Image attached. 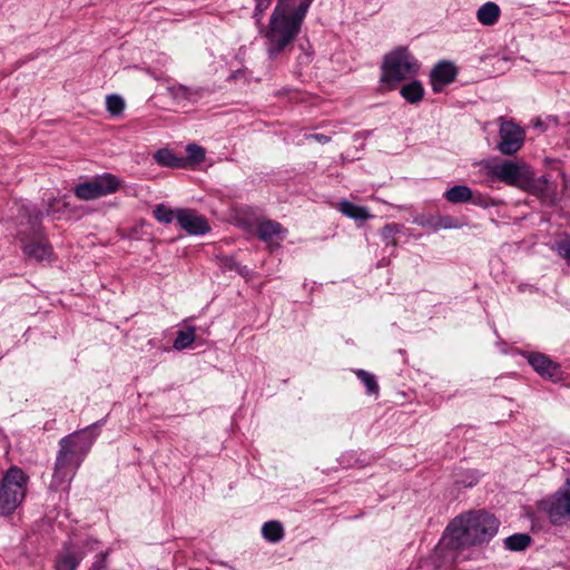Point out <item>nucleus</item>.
<instances>
[{
  "instance_id": "f3484780",
  "label": "nucleus",
  "mask_w": 570,
  "mask_h": 570,
  "mask_svg": "<svg viewBox=\"0 0 570 570\" xmlns=\"http://www.w3.org/2000/svg\"><path fill=\"white\" fill-rule=\"evenodd\" d=\"M286 233V229L278 222L263 219L257 223L258 237L264 242H269L274 237L284 239Z\"/></svg>"
},
{
  "instance_id": "37998d69",
  "label": "nucleus",
  "mask_w": 570,
  "mask_h": 570,
  "mask_svg": "<svg viewBox=\"0 0 570 570\" xmlns=\"http://www.w3.org/2000/svg\"><path fill=\"white\" fill-rule=\"evenodd\" d=\"M311 138L317 140L321 144H326L330 141V137H327L326 135H323V134L311 135Z\"/></svg>"
},
{
  "instance_id": "423d86ee",
  "label": "nucleus",
  "mask_w": 570,
  "mask_h": 570,
  "mask_svg": "<svg viewBox=\"0 0 570 570\" xmlns=\"http://www.w3.org/2000/svg\"><path fill=\"white\" fill-rule=\"evenodd\" d=\"M120 186L121 180L117 176L105 173L78 184L73 193L81 200H94L116 193Z\"/></svg>"
},
{
  "instance_id": "412c9836",
  "label": "nucleus",
  "mask_w": 570,
  "mask_h": 570,
  "mask_svg": "<svg viewBox=\"0 0 570 570\" xmlns=\"http://www.w3.org/2000/svg\"><path fill=\"white\" fill-rule=\"evenodd\" d=\"M337 208L344 216L354 220L364 222L372 217L366 207L355 205L346 199L341 200Z\"/></svg>"
},
{
  "instance_id": "7ed1b4c3",
  "label": "nucleus",
  "mask_w": 570,
  "mask_h": 570,
  "mask_svg": "<svg viewBox=\"0 0 570 570\" xmlns=\"http://www.w3.org/2000/svg\"><path fill=\"white\" fill-rule=\"evenodd\" d=\"M420 69L417 60L404 47H399L385 55L382 63L381 81L394 86L414 77Z\"/></svg>"
},
{
  "instance_id": "39448f33",
  "label": "nucleus",
  "mask_w": 570,
  "mask_h": 570,
  "mask_svg": "<svg viewBox=\"0 0 570 570\" xmlns=\"http://www.w3.org/2000/svg\"><path fill=\"white\" fill-rule=\"evenodd\" d=\"M71 440V436H65L59 441V451L51 481L52 488H59L63 483L69 484L83 461V459L70 448L69 443Z\"/></svg>"
},
{
  "instance_id": "6e6552de",
  "label": "nucleus",
  "mask_w": 570,
  "mask_h": 570,
  "mask_svg": "<svg viewBox=\"0 0 570 570\" xmlns=\"http://www.w3.org/2000/svg\"><path fill=\"white\" fill-rule=\"evenodd\" d=\"M499 137L500 141L497 146L502 155L511 156L517 154L523 146L525 131L513 120H505L500 117Z\"/></svg>"
},
{
  "instance_id": "c85d7f7f",
  "label": "nucleus",
  "mask_w": 570,
  "mask_h": 570,
  "mask_svg": "<svg viewBox=\"0 0 570 570\" xmlns=\"http://www.w3.org/2000/svg\"><path fill=\"white\" fill-rule=\"evenodd\" d=\"M401 232L399 224H387L381 229V237L386 246H396L395 235Z\"/></svg>"
},
{
  "instance_id": "bb28decb",
  "label": "nucleus",
  "mask_w": 570,
  "mask_h": 570,
  "mask_svg": "<svg viewBox=\"0 0 570 570\" xmlns=\"http://www.w3.org/2000/svg\"><path fill=\"white\" fill-rule=\"evenodd\" d=\"M169 96L176 101L189 100L194 96L195 91L184 85H174L167 87Z\"/></svg>"
},
{
  "instance_id": "ea45409f",
  "label": "nucleus",
  "mask_w": 570,
  "mask_h": 570,
  "mask_svg": "<svg viewBox=\"0 0 570 570\" xmlns=\"http://www.w3.org/2000/svg\"><path fill=\"white\" fill-rule=\"evenodd\" d=\"M275 7H281L283 11L288 12H292L295 9L293 0H278Z\"/></svg>"
},
{
  "instance_id": "79ce46f5",
  "label": "nucleus",
  "mask_w": 570,
  "mask_h": 570,
  "mask_svg": "<svg viewBox=\"0 0 570 570\" xmlns=\"http://www.w3.org/2000/svg\"><path fill=\"white\" fill-rule=\"evenodd\" d=\"M414 222L422 226V227H432L433 228V225H434V222L435 220H432V219H424V218H415Z\"/></svg>"
},
{
  "instance_id": "a19ab883",
  "label": "nucleus",
  "mask_w": 570,
  "mask_h": 570,
  "mask_svg": "<svg viewBox=\"0 0 570 570\" xmlns=\"http://www.w3.org/2000/svg\"><path fill=\"white\" fill-rule=\"evenodd\" d=\"M478 475L475 472H472L469 474V478L466 481H462L464 487H473L478 482Z\"/></svg>"
},
{
  "instance_id": "2eb2a0df",
  "label": "nucleus",
  "mask_w": 570,
  "mask_h": 570,
  "mask_svg": "<svg viewBox=\"0 0 570 570\" xmlns=\"http://www.w3.org/2000/svg\"><path fill=\"white\" fill-rule=\"evenodd\" d=\"M458 69L450 61L438 62L430 72V83L434 92H441L445 86L455 80Z\"/></svg>"
},
{
  "instance_id": "20e7f679",
  "label": "nucleus",
  "mask_w": 570,
  "mask_h": 570,
  "mask_svg": "<svg viewBox=\"0 0 570 570\" xmlns=\"http://www.w3.org/2000/svg\"><path fill=\"white\" fill-rule=\"evenodd\" d=\"M28 475L18 466H11L0 484V515H10L26 497Z\"/></svg>"
},
{
  "instance_id": "a211bd4d",
  "label": "nucleus",
  "mask_w": 570,
  "mask_h": 570,
  "mask_svg": "<svg viewBox=\"0 0 570 570\" xmlns=\"http://www.w3.org/2000/svg\"><path fill=\"white\" fill-rule=\"evenodd\" d=\"M22 250L28 258L37 262H49L52 256L51 246L41 240L24 244Z\"/></svg>"
},
{
  "instance_id": "6ab92c4d",
  "label": "nucleus",
  "mask_w": 570,
  "mask_h": 570,
  "mask_svg": "<svg viewBox=\"0 0 570 570\" xmlns=\"http://www.w3.org/2000/svg\"><path fill=\"white\" fill-rule=\"evenodd\" d=\"M155 161L164 167L169 168H185L187 166V159L175 155L170 149L163 148L155 153Z\"/></svg>"
},
{
  "instance_id": "5701e85b",
  "label": "nucleus",
  "mask_w": 570,
  "mask_h": 570,
  "mask_svg": "<svg viewBox=\"0 0 570 570\" xmlns=\"http://www.w3.org/2000/svg\"><path fill=\"white\" fill-rule=\"evenodd\" d=\"M424 88L419 80H412L405 83L400 90L401 96L409 104L420 102L424 97Z\"/></svg>"
},
{
  "instance_id": "f03ea898",
  "label": "nucleus",
  "mask_w": 570,
  "mask_h": 570,
  "mask_svg": "<svg viewBox=\"0 0 570 570\" xmlns=\"http://www.w3.org/2000/svg\"><path fill=\"white\" fill-rule=\"evenodd\" d=\"M303 21L304 19L294 10L288 12L283 11L281 7L274 8L267 27L261 29L271 59H276L293 43L301 32Z\"/></svg>"
},
{
  "instance_id": "72a5a7b5",
  "label": "nucleus",
  "mask_w": 570,
  "mask_h": 570,
  "mask_svg": "<svg viewBox=\"0 0 570 570\" xmlns=\"http://www.w3.org/2000/svg\"><path fill=\"white\" fill-rule=\"evenodd\" d=\"M186 153H187V158H186L187 163L193 161V163L199 164L205 159L204 148L196 144L187 145Z\"/></svg>"
},
{
  "instance_id": "9b49d317",
  "label": "nucleus",
  "mask_w": 570,
  "mask_h": 570,
  "mask_svg": "<svg viewBox=\"0 0 570 570\" xmlns=\"http://www.w3.org/2000/svg\"><path fill=\"white\" fill-rule=\"evenodd\" d=\"M42 212L35 206L21 205L18 207L16 222L20 226L18 235L23 239L28 236H37L41 232Z\"/></svg>"
},
{
  "instance_id": "4c0bfd02",
  "label": "nucleus",
  "mask_w": 570,
  "mask_h": 570,
  "mask_svg": "<svg viewBox=\"0 0 570 570\" xmlns=\"http://www.w3.org/2000/svg\"><path fill=\"white\" fill-rule=\"evenodd\" d=\"M107 552H100L89 570H107Z\"/></svg>"
},
{
  "instance_id": "0eeeda50",
  "label": "nucleus",
  "mask_w": 570,
  "mask_h": 570,
  "mask_svg": "<svg viewBox=\"0 0 570 570\" xmlns=\"http://www.w3.org/2000/svg\"><path fill=\"white\" fill-rule=\"evenodd\" d=\"M540 509L553 524H561L567 518L570 519V475L553 495L540 502Z\"/></svg>"
},
{
  "instance_id": "4be33fe9",
  "label": "nucleus",
  "mask_w": 570,
  "mask_h": 570,
  "mask_svg": "<svg viewBox=\"0 0 570 570\" xmlns=\"http://www.w3.org/2000/svg\"><path fill=\"white\" fill-rule=\"evenodd\" d=\"M472 189L465 185H455L445 190L443 197L451 204H465L472 199Z\"/></svg>"
},
{
  "instance_id": "2f4dec72",
  "label": "nucleus",
  "mask_w": 570,
  "mask_h": 570,
  "mask_svg": "<svg viewBox=\"0 0 570 570\" xmlns=\"http://www.w3.org/2000/svg\"><path fill=\"white\" fill-rule=\"evenodd\" d=\"M154 216L159 223L169 224L176 218V210H173L164 204H158L154 209Z\"/></svg>"
},
{
  "instance_id": "f257e3e1",
  "label": "nucleus",
  "mask_w": 570,
  "mask_h": 570,
  "mask_svg": "<svg viewBox=\"0 0 570 570\" xmlns=\"http://www.w3.org/2000/svg\"><path fill=\"white\" fill-rule=\"evenodd\" d=\"M499 525V520L485 511L461 514L446 527L443 542L453 550L481 544L497 534Z\"/></svg>"
},
{
  "instance_id": "393cba45",
  "label": "nucleus",
  "mask_w": 570,
  "mask_h": 570,
  "mask_svg": "<svg viewBox=\"0 0 570 570\" xmlns=\"http://www.w3.org/2000/svg\"><path fill=\"white\" fill-rule=\"evenodd\" d=\"M195 327L188 326L185 330H180L177 332V336L174 341V348L177 351H183L191 346L195 341Z\"/></svg>"
},
{
  "instance_id": "1a4fd4ad",
  "label": "nucleus",
  "mask_w": 570,
  "mask_h": 570,
  "mask_svg": "<svg viewBox=\"0 0 570 570\" xmlns=\"http://www.w3.org/2000/svg\"><path fill=\"white\" fill-rule=\"evenodd\" d=\"M98 542L89 539L81 544L75 542L65 543L56 558L55 570H77L87 552L94 551Z\"/></svg>"
},
{
  "instance_id": "c9c22d12",
  "label": "nucleus",
  "mask_w": 570,
  "mask_h": 570,
  "mask_svg": "<svg viewBox=\"0 0 570 570\" xmlns=\"http://www.w3.org/2000/svg\"><path fill=\"white\" fill-rule=\"evenodd\" d=\"M254 1H255V9H254L253 18L255 19L256 24L261 26L264 12L271 6L272 0H254Z\"/></svg>"
},
{
  "instance_id": "473e14b6",
  "label": "nucleus",
  "mask_w": 570,
  "mask_h": 570,
  "mask_svg": "<svg viewBox=\"0 0 570 570\" xmlns=\"http://www.w3.org/2000/svg\"><path fill=\"white\" fill-rule=\"evenodd\" d=\"M462 225L452 216L444 215L439 216L433 225L434 230L439 229H456L460 228Z\"/></svg>"
},
{
  "instance_id": "7c9ffc66",
  "label": "nucleus",
  "mask_w": 570,
  "mask_h": 570,
  "mask_svg": "<svg viewBox=\"0 0 570 570\" xmlns=\"http://www.w3.org/2000/svg\"><path fill=\"white\" fill-rule=\"evenodd\" d=\"M106 107L112 116H119L125 109V100L118 95H109L106 98Z\"/></svg>"
},
{
  "instance_id": "aec40b11",
  "label": "nucleus",
  "mask_w": 570,
  "mask_h": 570,
  "mask_svg": "<svg viewBox=\"0 0 570 570\" xmlns=\"http://www.w3.org/2000/svg\"><path fill=\"white\" fill-rule=\"evenodd\" d=\"M500 7L492 1L485 2L476 11L478 21L483 26H493L500 18Z\"/></svg>"
},
{
  "instance_id": "9d476101",
  "label": "nucleus",
  "mask_w": 570,
  "mask_h": 570,
  "mask_svg": "<svg viewBox=\"0 0 570 570\" xmlns=\"http://www.w3.org/2000/svg\"><path fill=\"white\" fill-rule=\"evenodd\" d=\"M484 168L488 174L510 186H517L521 188V184L524 181L529 170L524 164L505 160L501 164L487 163Z\"/></svg>"
},
{
  "instance_id": "a878e982",
  "label": "nucleus",
  "mask_w": 570,
  "mask_h": 570,
  "mask_svg": "<svg viewBox=\"0 0 570 570\" xmlns=\"http://www.w3.org/2000/svg\"><path fill=\"white\" fill-rule=\"evenodd\" d=\"M531 543V538L527 533H515L504 540L505 549L510 551H522Z\"/></svg>"
},
{
  "instance_id": "f704fd0d",
  "label": "nucleus",
  "mask_w": 570,
  "mask_h": 570,
  "mask_svg": "<svg viewBox=\"0 0 570 570\" xmlns=\"http://www.w3.org/2000/svg\"><path fill=\"white\" fill-rule=\"evenodd\" d=\"M470 203H472L475 206L482 207V208H489L494 207L498 205V202L487 195H482L480 193L474 194L472 191V199H470Z\"/></svg>"
},
{
  "instance_id": "c03bdc74",
  "label": "nucleus",
  "mask_w": 570,
  "mask_h": 570,
  "mask_svg": "<svg viewBox=\"0 0 570 570\" xmlns=\"http://www.w3.org/2000/svg\"><path fill=\"white\" fill-rule=\"evenodd\" d=\"M535 127H541V122L537 121Z\"/></svg>"
},
{
  "instance_id": "58836bf2",
  "label": "nucleus",
  "mask_w": 570,
  "mask_h": 570,
  "mask_svg": "<svg viewBox=\"0 0 570 570\" xmlns=\"http://www.w3.org/2000/svg\"><path fill=\"white\" fill-rule=\"evenodd\" d=\"M313 0H302L294 9L303 19H305L306 13L312 4Z\"/></svg>"
},
{
  "instance_id": "e433bc0d",
  "label": "nucleus",
  "mask_w": 570,
  "mask_h": 570,
  "mask_svg": "<svg viewBox=\"0 0 570 570\" xmlns=\"http://www.w3.org/2000/svg\"><path fill=\"white\" fill-rule=\"evenodd\" d=\"M556 249L558 255L570 266V239H563L557 243Z\"/></svg>"
},
{
  "instance_id": "cd10ccee",
  "label": "nucleus",
  "mask_w": 570,
  "mask_h": 570,
  "mask_svg": "<svg viewBox=\"0 0 570 570\" xmlns=\"http://www.w3.org/2000/svg\"><path fill=\"white\" fill-rule=\"evenodd\" d=\"M68 207V203L65 198H50L48 199L46 214L48 216L60 217Z\"/></svg>"
},
{
  "instance_id": "4468645a",
  "label": "nucleus",
  "mask_w": 570,
  "mask_h": 570,
  "mask_svg": "<svg viewBox=\"0 0 570 570\" xmlns=\"http://www.w3.org/2000/svg\"><path fill=\"white\" fill-rule=\"evenodd\" d=\"M529 364L543 379L559 381L562 376L560 365L542 353H528Z\"/></svg>"
},
{
  "instance_id": "f8f14e48",
  "label": "nucleus",
  "mask_w": 570,
  "mask_h": 570,
  "mask_svg": "<svg viewBox=\"0 0 570 570\" xmlns=\"http://www.w3.org/2000/svg\"><path fill=\"white\" fill-rule=\"evenodd\" d=\"M521 188L538 197L547 205H553L557 200L556 185L549 181L547 176L532 178L528 174Z\"/></svg>"
},
{
  "instance_id": "dca6fc26",
  "label": "nucleus",
  "mask_w": 570,
  "mask_h": 570,
  "mask_svg": "<svg viewBox=\"0 0 570 570\" xmlns=\"http://www.w3.org/2000/svg\"><path fill=\"white\" fill-rule=\"evenodd\" d=\"M101 424L102 421H98L80 431L68 435L72 439L69 443L70 448L73 449L82 459H85V456L88 454L97 438L92 430L100 426Z\"/></svg>"
},
{
  "instance_id": "ddd939ff",
  "label": "nucleus",
  "mask_w": 570,
  "mask_h": 570,
  "mask_svg": "<svg viewBox=\"0 0 570 570\" xmlns=\"http://www.w3.org/2000/svg\"><path fill=\"white\" fill-rule=\"evenodd\" d=\"M176 220L189 235H205L210 230L207 219L191 209H177Z\"/></svg>"
},
{
  "instance_id": "b1692460",
  "label": "nucleus",
  "mask_w": 570,
  "mask_h": 570,
  "mask_svg": "<svg viewBox=\"0 0 570 570\" xmlns=\"http://www.w3.org/2000/svg\"><path fill=\"white\" fill-rule=\"evenodd\" d=\"M262 534L269 542H278L284 537V529L278 521H267L262 527Z\"/></svg>"
},
{
  "instance_id": "c756f323",
  "label": "nucleus",
  "mask_w": 570,
  "mask_h": 570,
  "mask_svg": "<svg viewBox=\"0 0 570 570\" xmlns=\"http://www.w3.org/2000/svg\"><path fill=\"white\" fill-rule=\"evenodd\" d=\"M355 373L361 382L365 385L368 394H376L379 392V385L373 374L365 370H357Z\"/></svg>"
}]
</instances>
